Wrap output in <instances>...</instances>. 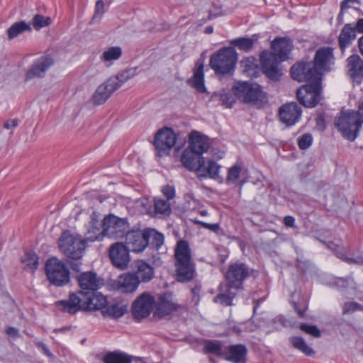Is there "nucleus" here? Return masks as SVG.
Masks as SVG:
<instances>
[{
  "instance_id": "1",
  "label": "nucleus",
  "mask_w": 363,
  "mask_h": 363,
  "mask_svg": "<svg viewBox=\"0 0 363 363\" xmlns=\"http://www.w3.org/2000/svg\"><path fill=\"white\" fill-rule=\"evenodd\" d=\"M292 48V42L289 38H277L272 43L273 52L264 51L261 53L262 69L269 78L273 80L279 79L282 74L278 67L279 62L288 58Z\"/></svg>"
},
{
  "instance_id": "2",
  "label": "nucleus",
  "mask_w": 363,
  "mask_h": 363,
  "mask_svg": "<svg viewBox=\"0 0 363 363\" xmlns=\"http://www.w3.org/2000/svg\"><path fill=\"white\" fill-rule=\"evenodd\" d=\"M177 280L181 282L191 281L195 274L194 264L191 261V250L185 240L177 242L174 250Z\"/></svg>"
},
{
  "instance_id": "3",
  "label": "nucleus",
  "mask_w": 363,
  "mask_h": 363,
  "mask_svg": "<svg viewBox=\"0 0 363 363\" xmlns=\"http://www.w3.org/2000/svg\"><path fill=\"white\" fill-rule=\"evenodd\" d=\"M234 94L245 102L262 107L267 103V96L256 83L238 82L233 86Z\"/></svg>"
},
{
  "instance_id": "4",
  "label": "nucleus",
  "mask_w": 363,
  "mask_h": 363,
  "mask_svg": "<svg viewBox=\"0 0 363 363\" xmlns=\"http://www.w3.org/2000/svg\"><path fill=\"white\" fill-rule=\"evenodd\" d=\"M238 61V55L233 48H223L211 55L210 66L217 74H230Z\"/></svg>"
},
{
  "instance_id": "5",
  "label": "nucleus",
  "mask_w": 363,
  "mask_h": 363,
  "mask_svg": "<svg viewBox=\"0 0 363 363\" xmlns=\"http://www.w3.org/2000/svg\"><path fill=\"white\" fill-rule=\"evenodd\" d=\"M86 247V240L78 235H72L69 232H65L59 240L60 250L68 258L79 259L82 257Z\"/></svg>"
},
{
  "instance_id": "6",
  "label": "nucleus",
  "mask_w": 363,
  "mask_h": 363,
  "mask_svg": "<svg viewBox=\"0 0 363 363\" xmlns=\"http://www.w3.org/2000/svg\"><path fill=\"white\" fill-rule=\"evenodd\" d=\"M335 125L342 135L350 141L355 140L361 127L359 118L353 111L342 112L336 119Z\"/></svg>"
},
{
  "instance_id": "7",
  "label": "nucleus",
  "mask_w": 363,
  "mask_h": 363,
  "mask_svg": "<svg viewBox=\"0 0 363 363\" xmlns=\"http://www.w3.org/2000/svg\"><path fill=\"white\" fill-rule=\"evenodd\" d=\"M45 272L48 280L55 286H63L69 280V270L57 258L53 257L46 262Z\"/></svg>"
},
{
  "instance_id": "8",
  "label": "nucleus",
  "mask_w": 363,
  "mask_h": 363,
  "mask_svg": "<svg viewBox=\"0 0 363 363\" xmlns=\"http://www.w3.org/2000/svg\"><path fill=\"white\" fill-rule=\"evenodd\" d=\"M102 228L106 236L117 239L128 233L129 224L126 219L111 215L104 218Z\"/></svg>"
},
{
  "instance_id": "9",
  "label": "nucleus",
  "mask_w": 363,
  "mask_h": 363,
  "mask_svg": "<svg viewBox=\"0 0 363 363\" xmlns=\"http://www.w3.org/2000/svg\"><path fill=\"white\" fill-rule=\"evenodd\" d=\"M321 81L310 82L296 91L298 101L306 107H313L320 100Z\"/></svg>"
},
{
  "instance_id": "10",
  "label": "nucleus",
  "mask_w": 363,
  "mask_h": 363,
  "mask_svg": "<svg viewBox=\"0 0 363 363\" xmlns=\"http://www.w3.org/2000/svg\"><path fill=\"white\" fill-rule=\"evenodd\" d=\"M249 274L250 269L245 264L240 262L231 264L225 274L226 284L231 289H240Z\"/></svg>"
},
{
  "instance_id": "11",
  "label": "nucleus",
  "mask_w": 363,
  "mask_h": 363,
  "mask_svg": "<svg viewBox=\"0 0 363 363\" xmlns=\"http://www.w3.org/2000/svg\"><path fill=\"white\" fill-rule=\"evenodd\" d=\"M291 75L294 79L300 82L321 81L313 62H300L294 65L291 68Z\"/></svg>"
},
{
  "instance_id": "12",
  "label": "nucleus",
  "mask_w": 363,
  "mask_h": 363,
  "mask_svg": "<svg viewBox=\"0 0 363 363\" xmlns=\"http://www.w3.org/2000/svg\"><path fill=\"white\" fill-rule=\"evenodd\" d=\"M176 140V134L171 128H165L158 130L154 141L157 155L162 157L168 155L175 145Z\"/></svg>"
},
{
  "instance_id": "13",
  "label": "nucleus",
  "mask_w": 363,
  "mask_h": 363,
  "mask_svg": "<svg viewBox=\"0 0 363 363\" xmlns=\"http://www.w3.org/2000/svg\"><path fill=\"white\" fill-rule=\"evenodd\" d=\"M108 255L113 265L121 270L126 269L130 262L129 250L122 242H116L111 245Z\"/></svg>"
},
{
  "instance_id": "14",
  "label": "nucleus",
  "mask_w": 363,
  "mask_h": 363,
  "mask_svg": "<svg viewBox=\"0 0 363 363\" xmlns=\"http://www.w3.org/2000/svg\"><path fill=\"white\" fill-rule=\"evenodd\" d=\"M334 62L335 57L333 48L324 47L317 50L313 63L321 79L322 75L325 72L331 70V67L334 65Z\"/></svg>"
},
{
  "instance_id": "15",
  "label": "nucleus",
  "mask_w": 363,
  "mask_h": 363,
  "mask_svg": "<svg viewBox=\"0 0 363 363\" xmlns=\"http://www.w3.org/2000/svg\"><path fill=\"white\" fill-rule=\"evenodd\" d=\"M155 306L153 296L144 293L141 294L133 303V315L137 320L147 318L152 313Z\"/></svg>"
},
{
  "instance_id": "16",
  "label": "nucleus",
  "mask_w": 363,
  "mask_h": 363,
  "mask_svg": "<svg viewBox=\"0 0 363 363\" xmlns=\"http://www.w3.org/2000/svg\"><path fill=\"white\" fill-rule=\"evenodd\" d=\"M56 306L61 307V309L70 314H74L82 310L85 311V296L84 293L79 291L69 295V300L59 301L55 303Z\"/></svg>"
},
{
  "instance_id": "17",
  "label": "nucleus",
  "mask_w": 363,
  "mask_h": 363,
  "mask_svg": "<svg viewBox=\"0 0 363 363\" xmlns=\"http://www.w3.org/2000/svg\"><path fill=\"white\" fill-rule=\"evenodd\" d=\"M125 242L129 250L134 252H143L148 245L147 230H133L128 232Z\"/></svg>"
},
{
  "instance_id": "18",
  "label": "nucleus",
  "mask_w": 363,
  "mask_h": 363,
  "mask_svg": "<svg viewBox=\"0 0 363 363\" xmlns=\"http://www.w3.org/2000/svg\"><path fill=\"white\" fill-rule=\"evenodd\" d=\"M280 121L288 126L297 123L301 116V109L295 102L282 105L279 110Z\"/></svg>"
},
{
  "instance_id": "19",
  "label": "nucleus",
  "mask_w": 363,
  "mask_h": 363,
  "mask_svg": "<svg viewBox=\"0 0 363 363\" xmlns=\"http://www.w3.org/2000/svg\"><path fill=\"white\" fill-rule=\"evenodd\" d=\"M52 64L53 60L51 57L42 56L28 68L25 80L30 81L36 77H43Z\"/></svg>"
},
{
  "instance_id": "20",
  "label": "nucleus",
  "mask_w": 363,
  "mask_h": 363,
  "mask_svg": "<svg viewBox=\"0 0 363 363\" xmlns=\"http://www.w3.org/2000/svg\"><path fill=\"white\" fill-rule=\"evenodd\" d=\"M210 139L197 130H192L189 135L188 147L201 155L210 148Z\"/></svg>"
},
{
  "instance_id": "21",
  "label": "nucleus",
  "mask_w": 363,
  "mask_h": 363,
  "mask_svg": "<svg viewBox=\"0 0 363 363\" xmlns=\"http://www.w3.org/2000/svg\"><path fill=\"white\" fill-rule=\"evenodd\" d=\"M157 313L161 316L167 315L178 310L181 306L171 293L164 294L158 297L155 302Z\"/></svg>"
},
{
  "instance_id": "22",
  "label": "nucleus",
  "mask_w": 363,
  "mask_h": 363,
  "mask_svg": "<svg viewBox=\"0 0 363 363\" xmlns=\"http://www.w3.org/2000/svg\"><path fill=\"white\" fill-rule=\"evenodd\" d=\"M182 164L190 171L201 172L204 166V160L201 154H197L187 147L181 157Z\"/></svg>"
},
{
  "instance_id": "23",
  "label": "nucleus",
  "mask_w": 363,
  "mask_h": 363,
  "mask_svg": "<svg viewBox=\"0 0 363 363\" xmlns=\"http://www.w3.org/2000/svg\"><path fill=\"white\" fill-rule=\"evenodd\" d=\"M82 290L95 291L101 288L103 280L94 272H86L79 274L77 277Z\"/></svg>"
},
{
  "instance_id": "24",
  "label": "nucleus",
  "mask_w": 363,
  "mask_h": 363,
  "mask_svg": "<svg viewBox=\"0 0 363 363\" xmlns=\"http://www.w3.org/2000/svg\"><path fill=\"white\" fill-rule=\"evenodd\" d=\"M116 84L113 81L107 79L103 84H100L93 94L91 101L94 106H99L104 104L110 96L116 91L113 86Z\"/></svg>"
},
{
  "instance_id": "25",
  "label": "nucleus",
  "mask_w": 363,
  "mask_h": 363,
  "mask_svg": "<svg viewBox=\"0 0 363 363\" xmlns=\"http://www.w3.org/2000/svg\"><path fill=\"white\" fill-rule=\"evenodd\" d=\"M347 67L352 80L360 84L363 81V60L358 55H352L347 60Z\"/></svg>"
},
{
  "instance_id": "26",
  "label": "nucleus",
  "mask_w": 363,
  "mask_h": 363,
  "mask_svg": "<svg viewBox=\"0 0 363 363\" xmlns=\"http://www.w3.org/2000/svg\"><path fill=\"white\" fill-rule=\"evenodd\" d=\"M84 296L85 311L101 310L106 306V298L101 294L86 292L84 293Z\"/></svg>"
},
{
  "instance_id": "27",
  "label": "nucleus",
  "mask_w": 363,
  "mask_h": 363,
  "mask_svg": "<svg viewBox=\"0 0 363 363\" xmlns=\"http://www.w3.org/2000/svg\"><path fill=\"white\" fill-rule=\"evenodd\" d=\"M139 280L135 275L126 273L121 274L117 281V288L121 292L130 293L136 290L139 285Z\"/></svg>"
},
{
  "instance_id": "28",
  "label": "nucleus",
  "mask_w": 363,
  "mask_h": 363,
  "mask_svg": "<svg viewBox=\"0 0 363 363\" xmlns=\"http://www.w3.org/2000/svg\"><path fill=\"white\" fill-rule=\"evenodd\" d=\"M135 277L139 281L147 282L154 277V269L151 265L143 260L135 262Z\"/></svg>"
},
{
  "instance_id": "29",
  "label": "nucleus",
  "mask_w": 363,
  "mask_h": 363,
  "mask_svg": "<svg viewBox=\"0 0 363 363\" xmlns=\"http://www.w3.org/2000/svg\"><path fill=\"white\" fill-rule=\"evenodd\" d=\"M247 349L244 345H236L229 347L226 359L233 363H245Z\"/></svg>"
},
{
  "instance_id": "30",
  "label": "nucleus",
  "mask_w": 363,
  "mask_h": 363,
  "mask_svg": "<svg viewBox=\"0 0 363 363\" xmlns=\"http://www.w3.org/2000/svg\"><path fill=\"white\" fill-rule=\"evenodd\" d=\"M356 37V28L350 24H346L339 36V45L342 50L347 47Z\"/></svg>"
},
{
  "instance_id": "31",
  "label": "nucleus",
  "mask_w": 363,
  "mask_h": 363,
  "mask_svg": "<svg viewBox=\"0 0 363 363\" xmlns=\"http://www.w3.org/2000/svg\"><path fill=\"white\" fill-rule=\"evenodd\" d=\"M232 289L227 284H220V293L215 297V302L220 303L223 306L232 305V300L235 296V292L232 291Z\"/></svg>"
},
{
  "instance_id": "32",
  "label": "nucleus",
  "mask_w": 363,
  "mask_h": 363,
  "mask_svg": "<svg viewBox=\"0 0 363 363\" xmlns=\"http://www.w3.org/2000/svg\"><path fill=\"white\" fill-rule=\"evenodd\" d=\"M203 77V64L197 65V68L194 72L192 79L189 80V83L200 93L206 92Z\"/></svg>"
},
{
  "instance_id": "33",
  "label": "nucleus",
  "mask_w": 363,
  "mask_h": 363,
  "mask_svg": "<svg viewBox=\"0 0 363 363\" xmlns=\"http://www.w3.org/2000/svg\"><path fill=\"white\" fill-rule=\"evenodd\" d=\"M101 224L99 220L94 218V215L91 216V225L88 230L86 240L91 242L95 240H101L104 236L103 229H101Z\"/></svg>"
},
{
  "instance_id": "34",
  "label": "nucleus",
  "mask_w": 363,
  "mask_h": 363,
  "mask_svg": "<svg viewBox=\"0 0 363 363\" xmlns=\"http://www.w3.org/2000/svg\"><path fill=\"white\" fill-rule=\"evenodd\" d=\"M137 72V68H130L128 69H126L116 76L111 77L108 78V79L109 81H113L114 84H116L113 87L116 90L119 89L125 82H126L128 80L132 79L136 75Z\"/></svg>"
},
{
  "instance_id": "35",
  "label": "nucleus",
  "mask_w": 363,
  "mask_h": 363,
  "mask_svg": "<svg viewBox=\"0 0 363 363\" xmlns=\"http://www.w3.org/2000/svg\"><path fill=\"white\" fill-rule=\"evenodd\" d=\"M122 50L120 47H111L104 51L101 56V60L104 62L106 66H110L113 61L120 58Z\"/></svg>"
},
{
  "instance_id": "36",
  "label": "nucleus",
  "mask_w": 363,
  "mask_h": 363,
  "mask_svg": "<svg viewBox=\"0 0 363 363\" xmlns=\"http://www.w3.org/2000/svg\"><path fill=\"white\" fill-rule=\"evenodd\" d=\"M240 67L243 72L250 77H254L258 70V62L254 57H247L242 60Z\"/></svg>"
},
{
  "instance_id": "37",
  "label": "nucleus",
  "mask_w": 363,
  "mask_h": 363,
  "mask_svg": "<svg viewBox=\"0 0 363 363\" xmlns=\"http://www.w3.org/2000/svg\"><path fill=\"white\" fill-rule=\"evenodd\" d=\"M104 363H131V356L121 352L107 353L104 357Z\"/></svg>"
},
{
  "instance_id": "38",
  "label": "nucleus",
  "mask_w": 363,
  "mask_h": 363,
  "mask_svg": "<svg viewBox=\"0 0 363 363\" xmlns=\"http://www.w3.org/2000/svg\"><path fill=\"white\" fill-rule=\"evenodd\" d=\"M126 312V307L125 306H120L118 304H112L106 308L102 311L103 315L111 318H119L123 316Z\"/></svg>"
},
{
  "instance_id": "39",
  "label": "nucleus",
  "mask_w": 363,
  "mask_h": 363,
  "mask_svg": "<svg viewBox=\"0 0 363 363\" xmlns=\"http://www.w3.org/2000/svg\"><path fill=\"white\" fill-rule=\"evenodd\" d=\"M21 262L24 264L26 271L33 272L38 266V257L34 252L26 253L21 257Z\"/></svg>"
},
{
  "instance_id": "40",
  "label": "nucleus",
  "mask_w": 363,
  "mask_h": 363,
  "mask_svg": "<svg viewBox=\"0 0 363 363\" xmlns=\"http://www.w3.org/2000/svg\"><path fill=\"white\" fill-rule=\"evenodd\" d=\"M289 342L296 349L298 350L307 356H312L315 354V351L308 347L305 340L301 337H291Z\"/></svg>"
},
{
  "instance_id": "41",
  "label": "nucleus",
  "mask_w": 363,
  "mask_h": 363,
  "mask_svg": "<svg viewBox=\"0 0 363 363\" xmlns=\"http://www.w3.org/2000/svg\"><path fill=\"white\" fill-rule=\"evenodd\" d=\"M244 169L241 164L236 163L228 169L226 177V183L228 184H237L238 179L242 174Z\"/></svg>"
},
{
  "instance_id": "42",
  "label": "nucleus",
  "mask_w": 363,
  "mask_h": 363,
  "mask_svg": "<svg viewBox=\"0 0 363 363\" xmlns=\"http://www.w3.org/2000/svg\"><path fill=\"white\" fill-rule=\"evenodd\" d=\"M220 167L213 161H208L204 162V166L201 172H197L200 177H209L216 179L218 176Z\"/></svg>"
},
{
  "instance_id": "43",
  "label": "nucleus",
  "mask_w": 363,
  "mask_h": 363,
  "mask_svg": "<svg viewBox=\"0 0 363 363\" xmlns=\"http://www.w3.org/2000/svg\"><path fill=\"white\" fill-rule=\"evenodd\" d=\"M147 240L154 248L158 250L164 243V236L154 229H147Z\"/></svg>"
},
{
  "instance_id": "44",
  "label": "nucleus",
  "mask_w": 363,
  "mask_h": 363,
  "mask_svg": "<svg viewBox=\"0 0 363 363\" xmlns=\"http://www.w3.org/2000/svg\"><path fill=\"white\" fill-rule=\"evenodd\" d=\"M30 30V25L24 21L15 23L7 30L9 39H13L23 31Z\"/></svg>"
},
{
  "instance_id": "45",
  "label": "nucleus",
  "mask_w": 363,
  "mask_h": 363,
  "mask_svg": "<svg viewBox=\"0 0 363 363\" xmlns=\"http://www.w3.org/2000/svg\"><path fill=\"white\" fill-rule=\"evenodd\" d=\"M155 210L157 214H160L164 216H168L170 215L172 208L170 203L167 200H163L162 199H155Z\"/></svg>"
},
{
  "instance_id": "46",
  "label": "nucleus",
  "mask_w": 363,
  "mask_h": 363,
  "mask_svg": "<svg viewBox=\"0 0 363 363\" xmlns=\"http://www.w3.org/2000/svg\"><path fill=\"white\" fill-rule=\"evenodd\" d=\"M255 41L254 39L250 38H240L233 40L231 44L240 50L247 52L252 48Z\"/></svg>"
},
{
  "instance_id": "47",
  "label": "nucleus",
  "mask_w": 363,
  "mask_h": 363,
  "mask_svg": "<svg viewBox=\"0 0 363 363\" xmlns=\"http://www.w3.org/2000/svg\"><path fill=\"white\" fill-rule=\"evenodd\" d=\"M51 23V19L49 17H45L43 15L37 14L33 18V26L36 30L49 26Z\"/></svg>"
},
{
  "instance_id": "48",
  "label": "nucleus",
  "mask_w": 363,
  "mask_h": 363,
  "mask_svg": "<svg viewBox=\"0 0 363 363\" xmlns=\"http://www.w3.org/2000/svg\"><path fill=\"white\" fill-rule=\"evenodd\" d=\"M313 137L309 133H306L301 135V137L298 139V147L301 150L308 149L312 144Z\"/></svg>"
},
{
  "instance_id": "49",
  "label": "nucleus",
  "mask_w": 363,
  "mask_h": 363,
  "mask_svg": "<svg viewBox=\"0 0 363 363\" xmlns=\"http://www.w3.org/2000/svg\"><path fill=\"white\" fill-rule=\"evenodd\" d=\"M362 309L360 304L356 302H347L343 306V314H351L357 310Z\"/></svg>"
},
{
  "instance_id": "50",
  "label": "nucleus",
  "mask_w": 363,
  "mask_h": 363,
  "mask_svg": "<svg viewBox=\"0 0 363 363\" xmlns=\"http://www.w3.org/2000/svg\"><path fill=\"white\" fill-rule=\"evenodd\" d=\"M300 328L306 332L308 334H310L311 335L318 337L320 336V331L316 326L313 325H308L306 324H302L300 327Z\"/></svg>"
},
{
  "instance_id": "51",
  "label": "nucleus",
  "mask_w": 363,
  "mask_h": 363,
  "mask_svg": "<svg viewBox=\"0 0 363 363\" xmlns=\"http://www.w3.org/2000/svg\"><path fill=\"white\" fill-rule=\"evenodd\" d=\"M206 350L208 352L219 354L222 352L221 345L219 342L209 341L206 345Z\"/></svg>"
},
{
  "instance_id": "52",
  "label": "nucleus",
  "mask_w": 363,
  "mask_h": 363,
  "mask_svg": "<svg viewBox=\"0 0 363 363\" xmlns=\"http://www.w3.org/2000/svg\"><path fill=\"white\" fill-rule=\"evenodd\" d=\"M105 11L104 9V3L103 0H98L96 3L95 6V11L94 14L92 17V21H94L96 18H101L102 15L104 14Z\"/></svg>"
},
{
  "instance_id": "53",
  "label": "nucleus",
  "mask_w": 363,
  "mask_h": 363,
  "mask_svg": "<svg viewBox=\"0 0 363 363\" xmlns=\"http://www.w3.org/2000/svg\"><path fill=\"white\" fill-rule=\"evenodd\" d=\"M328 247L329 248H330L332 250L335 251L336 255L339 258L342 259H347L345 250L343 247H340L333 242H330L328 244Z\"/></svg>"
},
{
  "instance_id": "54",
  "label": "nucleus",
  "mask_w": 363,
  "mask_h": 363,
  "mask_svg": "<svg viewBox=\"0 0 363 363\" xmlns=\"http://www.w3.org/2000/svg\"><path fill=\"white\" fill-rule=\"evenodd\" d=\"M220 99L227 108H231L235 103L234 97L230 94H223Z\"/></svg>"
},
{
  "instance_id": "55",
  "label": "nucleus",
  "mask_w": 363,
  "mask_h": 363,
  "mask_svg": "<svg viewBox=\"0 0 363 363\" xmlns=\"http://www.w3.org/2000/svg\"><path fill=\"white\" fill-rule=\"evenodd\" d=\"M162 191L164 196H165L167 199V201L172 199L175 196L174 188L169 185L164 186L162 189Z\"/></svg>"
},
{
  "instance_id": "56",
  "label": "nucleus",
  "mask_w": 363,
  "mask_h": 363,
  "mask_svg": "<svg viewBox=\"0 0 363 363\" xmlns=\"http://www.w3.org/2000/svg\"><path fill=\"white\" fill-rule=\"evenodd\" d=\"M18 124V119H10L4 122V128L7 130L13 129L16 128Z\"/></svg>"
},
{
  "instance_id": "57",
  "label": "nucleus",
  "mask_w": 363,
  "mask_h": 363,
  "mask_svg": "<svg viewBox=\"0 0 363 363\" xmlns=\"http://www.w3.org/2000/svg\"><path fill=\"white\" fill-rule=\"evenodd\" d=\"M198 223L203 228L208 229L213 232H217L220 228L219 225L217 223L210 224V223H205V222H198Z\"/></svg>"
},
{
  "instance_id": "58",
  "label": "nucleus",
  "mask_w": 363,
  "mask_h": 363,
  "mask_svg": "<svg viewBox=\"0 0 363 363\" xmlns=\"http://www.w3.org/2000/svg\"><path fill=\"white\" fill-rule=\"evenodd\" d=\"M294 223H295V219L292 216H286L284 218V223L287 227H292V226H294Z\"/></svg>"
},
{
  "instance_id": "59",
  "label": "nucleus",
  "mask_w": 363,
  "mask_h": 363,
  "mask_svg": "<svg viewBox=\"0 0 363 363\" xmlns=\"http://www.w3.org/2000/svg\"><path fill=\"white\" fill-rule=\"evenodd\" d=\"M354 2H357V3L359 4V0H345V1H343L341 3V13H342V11L345 9L350 7V5H349L350 3H354Z\"/></svg>"
},
{
  "instance_id": "60",
  "label": "nucleus",
  "mask_w": 363,
  "mask_h": 363,
  "mask_svg": "<svg viewBox=\"0 0 363 363\" xmlns=\"http://www.w3.org/2000/svg\"><path fill=\"white\" fill-rule=\"evenodd\" d=\"M359 118L360 125L363 123V102L359 106L358 111L355 112Z\"/></svg>"
},
{
  "instance_id": "61",
  "label": "nucleus",
  "mask_w": 363,
  "mask_h": 363,
  "mask_svg": "<svg viewBox=\"0 0 363 363\" xmlns=\"http://www.w3.org/2000/svg\"><path fill=\"white\" fill-rule=\"evenodd\" d=\"M356 30L359 33H363V18L359 19L356 24Z\"/></svg>"
},
{
  "instance_id": "62",
  "label": "nucleus",
  "mask_w": 363,
  "mask_h": 363,
  "mask_svg": "<svg viewBox=\"0 0 363 363\" xmlns=\"http://www.w3.org/2000/svg\"><path fill=\"white\" fill-rule=\"evenodd\" d=\"M337 284L339 286H341L342 287H347V285L349 284V280L347 279H339L337 280Z\"/></svg>"
},
{
  "instance_id": "63",
  "label": "nucleus",
  "mask_w": 363,
  "mask_h": 363,
  "mask_svg": "<svg viewBox=\"0 0 363 363\" xmlns=\"http://www.w3.org/2000/svg\"><path fill=\"white\" fill-rule=\"evenodd\" d=\"M152 258H153V263L155 266H160L162 264V262L160 257H158L157 255H154L152 257Z\"/></svg>"
},
{
  "instance_id": "64",
  "label": "nucleus",
  "mask_w": 363,
  "mask_h": 363,
  "mask_svg": "<svg viewBox=\"0 0 363 363\" xmlns=\"http://www.w3.org/2000/svg\"><path fill=\"white\" fill-rule=\"evenodd\" d=\"M131 363H146V362L142 358L131 357Z\"/></svg>"
}]
</instances>
